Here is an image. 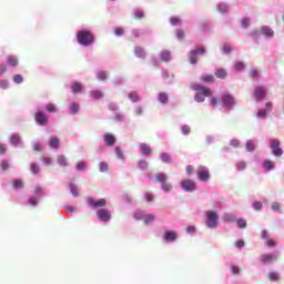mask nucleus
Instances as JSON below:
<instances>
[{
    "label": "nucleus",
    "instance_id": "e433bc0d",
    "mask_svg": "<svg viewBox=\"0 0 284 284\" xmlns=\"http://www.w3.org/2000/svg\"><path fill=\"white\" fill-rule=\"evenodd\" d=\"M237 226L240 227V230H245V227H247V221L243 220V219H239L236 221Z\"/></svg>",
    "mask_w": 284,
    "mask_h": 284
},
{
    "label": "nucleus",
    "instance_id": "e2e57ef3",
    "mask_svg": "<svg viewBox=\"0 0 284 284\" xmlns=\"http://www.w3.org/2000/svg\"><path fill=\"white\" fill-rule=\"evenodd\" d=\"M77 170L79 172H82L83 170H85V162H78Z\"/></svg>",
    "mask_w": 284,
    "mask_h": 284
},
{
    "label": "nucleus",
    "instance_id": "aec40b11",
    "mask_svg": "<svg viewBox=\"0 0 284 284\" xmlns=\"http://www.w3.org/2000/svg\"><path fill=\"white\" fill-rule=\"evenodd\" d=\"M8 64L11 65V68H17L19 65V59L14 55L7 57Z\"/></svg>",
    "mask_w": 284,
    "mask_h": 284
},
{
    "label": "nucleus",
    "instance_id": "393cba45",
    "mask_svg": "<svg viewBox=\"0 0 284 284\" xmlns=\"http://www.w3.org/2000/svg\"><path fill=\"white\" fill-rule=\"evenodd\" d=\"M156 183H165L168 181V174L165 173H159L155 175Z\"/></svg>",
    "mask_w": 284,
    "mask_h": 284
},
{
    "label": "nucleus",
    "instance_id": "423d86ee",
    "mask_svg": "<svg viewBox=\"0 0 284 284\" xmlns=\"http://www.w3.org/2000/svg\"><path fill=\"white\" fill-rule=\"evenodd\" d=\"M221 102L227 110H232L236 105V100L229 92L222 94Z\"/></svg>",
    "mask_w": 284,
    "mask_h": 284
},
{
    "label": "nucleus",
    "instance_id": "5701e85b",
    "mask_svg": "<svg viewBox=\"0 0 284 284\" xmlns=\"http://www.w3.org/2000/svg\"><path fill=\"white\" fill-rule=\"evenodd\" d=\"M90 94H91L92 99H94V100L103 99V91H101V90L90 91Z\"/></svg>",
    "mask_w": 284,
    "mask_h": 284
},
{
    "label": "nucleus",
    "instance_id": "774afa93",
    "mask_svg": "<svg viewBox=\"0 0 284 284\" xmlns=\"http://www.w3.org/2000/svg\"><path fill=\"white\" fill-rule=\"evenodd\" d=\"M190 132H191V130H190V126H189V125H183V126H182V133H183V134L186 135V134H190Z\"/></svg>",
    "mask_w": 284,
    "mask_h": 284
},
{
    "label": "nucleus",
    "instance_id": "0eeeda50",
    "mask_svg": "<svg viewBox=\"0 0 284 284\" xmlns=\"http://www.w3.org/2000/svg\"><path fill=\"white\" fill-rule=\"evenodd\" d=\"M197 179L199 181H203L204 183H207L210 181V169L207 166H199L196 170Z\"/></svg>",
    "mask_w": 284,
    "mask_h": 284
},
{
    "label": "nucleus",
    "instance_id": "a19ab883",
    "mask_svg": "<svg viewBox=\"0 0 284 284\" xmlns=\"http://www.w3.org/2000/svg\"><path fill=\"white\" fill-rule=\"evenodd\" d=\"M267 278H270L271 281H278L281 277H280L278 273L271 272L267 274Z\"/></svg>",
    "mask_w": 284,
    "mask_h": 284
},
{
    "label": "nucleus",
    "instance_id": "a18cd8bd",
    "mask_svg": "<svg viewBox=\"0 0 284 284\" xmlns=\"http://www.w3.org/2000/svg\"><path fill=\"white\" fill-rule=\"evenodd\" d=\"M31 172H32V174H39V172H40V168H39V164H37V163H31Z\"/></svg>",
    "mask_w": 284,
    "mask_h": 284
},
{
    "label": "nucleus",
    "instance_id": "bf43d9fd",
    "mask_svg": "<svg viewBox=\"0 0 284 284\" xmlns=\"http://www.w3.org/2000/svg\"><path fill=\"white\" fill-rule=\"evenodd\" d=\"M176 38L180 39V40L185 39V31L179 29L176 31Z\"/></svg>",
    "mask_w": 284,
    "mask_h": 284
},
{
    "label": "nucleus",
    "instance_id": "603ef678",
    "mask_svg": "<svg viewBox=\"0 0 284 284\" xmlns=\"http://www.w3.org/2000/svg\"><path fill=\"white\" fill-rule=\"evenodd\" d=\"M0 166H1V170L6 172V170L10 168V163H8V160H2Z\"/></svg>",
    "mask_w": 284,
    "mask_h": 284
},
{
    "label": "nucleus",
    "instance_id": "58836bf2",
    "mask_svg": "<svg viewBox=\"0 0 284 284\" xmlns=\"http://www.w3.org/2000/svg\"><path fill=\"white\" fill-rule=\"evenodd\" d=\"M160 55L162 61H165V62L170 61L171 59L170 51H162Z\"/></svg>",
    "mask_w": 284,
    "mask_h": 284
},
{
    "label": "nucleus",
    "instance_id": "473e14b6",
    "mask_svg": "<svg viewBox=\"0 0 284 284\" xmlns=\"http://www.w3.org/2000/svg\"><path fill=\"white\" fill-rule=\"evenodd\" d=\"M161 187H162L163 192H172V183L168 182V180H166V182H163L161 184Z\"/></svg>",
    "mask_w": 284,
    "mask_h": 284
},
{
    "label": "nucleus",
    "instance_id": "8fccbe9b",
    "mask_svg": "<svg viewBox=\"0 0 284 284\" xmlns=\"http://www.w3.org/2000/svg\"><path fill=\"white\" fill-rule=\"evenodd\" d=\"M144 199L145 201H148L149 203H152V201H154V194L150 193V192H146L144 194Z\"/></svg>",
    "mask_w": 284,
    "mask_h": 284
},
{
    "label": "nucleus",
    "instance_id": "5fc2aeb1",
    "mask_svg": "<svg viewBox=\"0 0 284 284\" xmlns=\"http://www.w3.org/2000/svg\"><path fill=\"white\" fill-rule=\"evenodd\" d=\"M250 77H251V79H258V70L252 69L250 71Z\"/></svg>",
    "mask_w": 284,
    "mask_h": 284
},
{
    "label": "nucleus",
    "instance_id": "de8ad7c7",
    "mask_svg": "<svg viewBox=\"0 0 284 284\" xmlns=\"http://www.w3.org/2000/svg\"><path fill=\"white\" fill-rule=\"evenodd\" d=\"M266 247H276V241L274 239H268L265 242Z\"/></svg>",
    "mask_w": 284,
    "mask_h": 284
},
{
    "label": "nucleus",
    "instance_id": "a878e982",
    "mask_svg": "<svg viewBox=\"0 0 284 284\" xmlns=\"http://www.w3.org/2000/svg\"><path fill=\"white\" fill-rule=\"evenodd\" d=\"M11 145H19L21 143V136L19 134H13L10 136Z\"/></svg>",
    "mask_w": 284,
    "mask_h": 284
},
{
    "label": "nucleus",
    "instance_id": "f8f14e48",
    "mask_svg": "<svg viewBox=\"0 0 284 284\" xmlns=\"http://www.w3.org/2000/svg\"><path fill=\"white\" fill-rule=\"evenodd\" d=\"M276 258H277V256L272 253L262 254L260 256V261H261V263H263V265H268L270 263H274V261H276Z\"/></svg>",
    "mask_w": 284,
    "mask_h": 284
},
{
    "label": "nucleus",
    "instance_id": "a211bd4d",
    "mask_svg": "<svg viewBox=\"0 0 284 284\" xmlns=\"http://www.w3.org/2000/svg\"><path fill=\"white\" fill-rule=\"evenodd\" d=\"M261 32L262 34H264V37H268V38L274 37V30H272V28L267 26L262 27Z\"/></svg>",
    "mask_w": 284,
    "mask_h": 284
},
{
    "label": "nucleus",
    "instance_id": "b1692460",
    "mask_svg": "<svg viewBox=\"0 0 284 284\" xmlns=\"http://www.w3.org/2000/svg\"><path fill=\"white\" fill-rule=\"evenodd\" d=\"M129 99L133 103H136V102L141 101V95H139V93H136L135 91H132L129 93Z\"/></svg>",
    "mask_w": 284,
    "mask_h": 284
},
{
    "label": "nucleus",
    "instance_id": "9b49d317",
    "mask_svg": "<svg viewBox=\"0 0 284 284\" xmlns=\"http://www.w3.org/2000/svg\"><path fill=\"white\" fill-rule=\"evenodd\" d=\"M267 97V89L265 87H256L254 90L255 101H262Z\"/></svg>",
    "mask_w": 284,
    "mask_h": 284
},
{
    "label": "nucleus",
    "instance_id": "6ab92c4d",
    "mask_svg": "<svg viewBox=\"0 0 284 284\" xmlns=\"http://www.w3.org/2000/svg\"><path fill=\"white\" fill-rule=\"evenodd\" d=\"M71 90H72L73 94H78V92H83V84H81L79 82H73L71 84Z\"/></svg>",
    "mask_w": 284,
    "mask_h": 284
},
{
    "label": "nucleus",
    "instance_id": "4c0bfd02",
    "mask_svg": "<svg viewBox=\"0 0 284 284\" xmlns=\"http://www.w3.org/2000/svg\"><path fill=\"white\" fill-rule=\"evenodd\" d=\"M223 220L226 222V223H230L232 221H236V216L232 213H229V214H225Z\"/></svg>",
    "mask_w": 284,
    "mask_h": 284
},
{
    "label": "nucleus",
    "instance_id": "37998d69",
    "mask_svg": "<svg viewBox=\"0 0 284 284\" xmlns=\"http://www.w3.org/2000/svg\"><path fill=\"white\" fill-rule=\"evenodd\" d=\"M110 170V165L108 162H100V172H108Z\"/></svg>",
    "mask_w": 284,
    "mask_h": 284
},
{
    "label": "nucleus",
    "instance_id": "c85d7f7f",
    "mask_svg": "<svg viewBox=\"0 0 284 284\" xmlns=\"http://www.w3.org/2000/svg\"><path fill=\"white\" fill-rule=\"evenodd\" d=\"M160 159L163 163H172V156L170 153H160Z\"/></svg>",
    "mask_w": 284,
    "mask_h": 284
},
{
    "label": "nucleus",
    "instance_id": "72a5a7b5",
    "mask_svg": "<svg viewBox=\"0 0 284 284\" xmlns=\"http://www.w3.org/2000/svg\"><path fill=\"white\" fill-rule=\"evenodd\" d=\"M234 69L237 71V72H243V70H245V63L244 62H235L234 63Z\"/></svg>",
    "mask_w": 284,
    "mask_h": 284
},
{
    "label": "nucleus",
    "instance_id": "c756f323",
    "mask_svg": "<svg viewBox=\"0 0 284 284\" xmlns=\"http://www.w3.org/2000/svg\"><path fill=\"white\" fill-rule=\"evenodd\" d=\"M58 164L62 168L68 166V158L65 155H58Z\"/></svg>",
    "mask_w": 284,
    "mask_h": 284
},
{
    "label": "nucleus",
    "instance_id": "3c124183",
    "mask_svg": "<svg viewBox=\"0 0 284 284\" xmlns=\"http://www.w3.org/2000/svg\"><path fill=\"white\" fill-rule=\"evenodd\" d=\"M236 168H237V170L240 172H243V170H245V168H247V163H245L243 161L242 162H237Z\"/></svg>",
    "mask_w": 284,
    "mask_h": 284
},
{
    "label": "nucleus",
    "instance_id": "864d4df0",
    "mask_svg": "<svg viewBox=\"0 0 284 284\" xmlns=\"http://www.w3.org/2000/svg\"><path fill=\"white\" fill-rule=\"evenodd\" d=\"M143 17H145V13L142 11V10H136L135 12H134V18L135 19H143Z\"/></svg>",
    "mask_w": 284,
    "mask_h": 284
},
{
    "label": "nucleus",
    "instance_id": "13d9d810",
    "mask_svg": "<svg viewBox=\"0 0 284 284\" xmlns=\"http://www.w3.org/2000/svg\"><path fill=\"white\" fill-rule=\"evenodd\" d=\"M13 81H14V83H21L22 81H23V75H21V74H16V75H13Z\"/></svg>",
    "mask_w": 284,
    "mask_h": 284
},
{
    "label": "nucleus",
    "instance_id": "20e7f679",
    "mask_svg": "<svg viewBox=\"0 0 284 284\" xmlns=\"http://www.w3.org/2000/svg\"><path fill=\"white\" fill-rule=\"evenodd\" d=\"M206 221L205 225L209 226L210 229L216 227L219 225V215L214 211H207L206 212Z\"/></svg>",
    "mask_w": 284,
    "mask_h": 284
},
{
    "label": "nucleus",
    "instance_id": "49530a36",
    "mask_svg": "<svg viewBox=\"0 0 284 284\" xmlns=\"http://www.w3.org/2000/svg\"><path fill=\"white\" fill-rule=\"evenodd\" d=\"M97 77L100 81H105V79H108V73L105 71H100Z\"/></svg>",
    "mask_w": 284,
    "mask_h": 284
},
{
    "label": "nucleus",
    "instance_id": "f03ea898",
    "mask_svg": "<svg viewBox=\"0 0 284 284\" xmlns=\"http://www.w3.org/2000/svg\"><path fill=\"white\" fill-rule=\"evenodd\" d=\"M191 90L196 92L194 97L196 103H203V101H205V97H212V89L197 83L192 84Z\"/></svg>",
    "mask_w": 284,
    "mask_h": 284
},
{
    "label": "nucleus",
    "instance_id": "f3484780",
    "mask_svg": "<svg viewBox=\"0 0 284 284\" xmlns=\"http://www.w3.org/2000/svg\"><path fill=\"white\" fill-rule=\"evenodd\" d=\"M140 150L144 156H150L152 154V149L145 143L140 144Z\"/></svg>",
    "mask_w": 284,
    "mask_h": 284
},
{
    "label": "nucleus",
    "instance_id": "6e6552de",
    "mask_svg": "<svg viewBox=\"0 0 284 284\" xmlns=\"http://www.w3.org/2000/svg\"><path fill=\"white\" fill-rule=\"evenodd\" d=\"M180 185L184 192H194L196 190V182L190 179L181 181Z\"/></svg>",
    "mask_w": 284,
    "mask_h": 284
},
{
    "label": "nucleus",
    "instance_id": "69168bd1",
    "mask_svg": "<svg viewBox=\"0 0 284 284\" xmlns=\"http://www.w3.org/2000/svg\"><path fill=\"white\" fill-rule=\"evenodd\" d=\"M48 112H57V105L54 104H47Z\"/></svg>",
    "mask_w": 284,
    "mask_h": 284
},
{
    "label": "nucleus",
    "instance_id": "c03bdc74",
    "mask_svg": "<svg viewBox=\"0 0 284 284\" xmlns=\"http://www.w3.org/2000/svg\"><path fill=\"white\" fill-rule=\"evenodd\" d=\"M69 187H70V192L73 196H79V190L77 189V185L70 184Z\"/></svg>",
    "mask_w": 284,
    "mask_h": 284
},
{
    "label": "nucleus",
    "instance_id": "ea45409f",
    "mask_svg": "<svg viewBox=\"0 0 284 284\" xmlns=\"http://www.w3.org/2000/svg\"><path fill=\"white\" fill-rule=\"evenodd\" d=\"M115 154L118 159H120V161H124L125 156L123 155V150H121V148L119 146L115 148Z\"/></svg>",
    "mask_w": 284,
    "mask_h": 284
},
{
    "label": "nucleus",
    "instance_id": "f704fd0d",
    "mask_svg": "<svg viewBox=\"0 0 284 284\" xmlns=\"http://www.w3.org/2000/svg\"><path fill=\"white\" fill-rule=\"evenodd\" d=\"M154 219H156L154 214L144 215V225H149V223L154 222Z\"/></svg>",
    "mask_w": 284,
    "mask_h": 284
},
{
    "label": "nucleus",
    "instance_id": "dca6fc26",
    "mask_svg": "<svg viewBox=\"0 0 284 284\" xmlns=\"http://www.w3.org/2000/svg\"><path fill=\"white\" fill-rule=\"evenodd\" d=\"M134 54L135 57H138V59H145V57H148V54L145 53V49H143V47H135Z\"/></svg>",
    "mask_w": 284,
    "mask_h": 284
},
{
    "label": "nucleus",
    "instance_id": "2eb2a0df",
    "mask_svg": "<svg viewBox=\"0 0 284 284\" xmlns=\"http://www.w3.org/2000/svg\"><path fill=\"white\" fill-rule=\"evenodd\" d=\"M61 145V140L57 136H52L49 140V146L52 148L53 150H59V146Z\"/></svg>",
    "mask_w": 284,
    "mask_h": 284
},
{
    "label": "nucleus",
    "instance_id": "4d7b16f0",
    "mask_svg": "<svg viewBox=\"0 0 284 284\" xmlns=\"http://www.w3.org/2000/svg\"><path fill=\"white\" fill-rule=\"evenodd\" d=\"M253 207H254V210H256L257 212H261V210H263V203H261V202H254V203H253Z\"/></svg>",
    "mask_w": 284,
    "mask_h": 284
},
{
    "label": "nucleus",
    "instance_id": "79ce46f5",
    "mask_svg": "<svg viewBox=\"0 0 284 284\" xmlns=\"http://www.w3.org/2000/svg\"><path fill=\"white\" fill-rule=\"evenodd\" d=\"M138 168H140V170H148V161L145 160H140L138 162Z\"/></svg>",
    "mask_w": 284,
    "mask_h": 284
},
{
    "label": "nucleus",
    "instance_id": "39448f33",
    "mask_svg": "<svg viewBox=\"0 0 284 284\" xmlns=\"http://www.w3.org/2000/svg\"><path fill=\"white\" fill-rule=\"evenodd\" d=\"M270 148L273 152V156H283V149L281 148V141L278 139H273L270 141Z\"/></svg>",
    "mask_w": 284,
    "mask_h": 284
},
{
    "label": "nucleus",
    "instance_id": "4468645a",
    "mask_svg": "<svg viewBox=\"0 0 284 284\" xmlns=\"http://www.w3.org/2000/svg\"><path fill=\"white\" fill-rule=\"evenodd\" d=\"M104 143L108 146H112V145H114V143H116V138L111 133H106L104 135Z\"/></svg>",
    "mask_w": 284,
    "mask_h": 284
},
{
    "label": "nucleus",
    "instance_id": "ddd939ff",
    "mask_svg": "<svg viewBox=\"0 0 284 284\" xmlns=\"http://www.w3.org/2000/svg\"><path fill=\"white\" fill-rule=\"evenodd\" d=\"M164 241H166L169 243H174V241H176V232H174V231H166L164 233Z\"/></svg>",
    "mask_w": 284,
    "mask_h": 284
},
{
    "label": "nucleus",
    "instance_id": "4be33fe9",
    "mask_svg": "<svg viewBox=\"0 0 284 284\" xmlns=\"http://www.w3.org/2000/svg\"><path fill=\"white\" fill-rule=\"evenodd\" d=\"M201 81H203V83H214L216 79L214 78L213 74H204L201 77Z\"/></svg>",
    "mask_w": 284,
    "mask_h": 284
},
{
    "label": "nucleus",
    "instance_id": "052dcab7",
    "mask_svg": "<svg viewBox=\"0 0 284 284\" xmlns=\"http://www.w3.org/2000/svg\"><path fill=\"white\" fill-rule=\"evenodd\" d=\"M71 114H77V112H79V104L78 103H73L71 105Z\"/></svg>",
    "mask_w": 284,
    "mask_h": 284
},
{
    "label": "nucleus",
    "instance_id": "338daca9",
    "mask_svg": "<svg viewBox=\"0 0 284 284\" xmlns=\"http://www.w3.org/2000/svg\"><path fill=\"white\" fill-rule=\"evenodd\" d=\"M179 23H181V19L173 17L171 18V24L172 26H179Z\"/></svg>",
    "mask_w": 284,
    "mask_h": 284
},
{
    "label": "nucleus",
    "instance_id": "7c9ffc66",
    "mask_svg": "<svg viewBox=\"0 0 284 284\" xmlns=\"http://www.w3.org/2000/svg\"><path fill=\"white\" fill-rule=\"evenodd\" d=\"M133 217L135 219V221H143L145 219V212L143 211H136L133 214Z\"/></svg>",
    "mask_w": 284,
    "mask_h": 284
},
{
    "label": "nucleus",
    "instance_id": "6e6d98bb",
    "mask_svg": "<svg viewBox=\"0 0 284 284\" xmlns=\"http://www.w3.org/2000/svg\"><path fill=\"white\" fill-rule=\"evenodd\" d=\"M261 236H262L263 241H267V240H270V232H267V230H263L261 232Z\"/></svg>",
    "mask_w": 284,
    "mask_h": 284
},
{
    "label": "nucleus",
    "instance_id": "7ed1b4c3",
    "mask_svg": "<svg viewBox=\"0 0 284 284\" xmlns=\"http://www.w3.org/2000/svg\"><path fill=\"white\" fill-rule=\"evenodd\" d=\"M78 39V43H80V45H92V43H94V36L92 34V32L88 31V30H82L78 32L77 36Z\"/></svg>",
    "mask_w": 284,
    "mask_h": 284
},
{
    "label": "nucleus",
    "instance_id": "680f3d73",
    "mask_svg": "<svg viewBox=\"0 0 284 284\" xmlns=\"http://www.w3.org/2000/svg\"><path fill=\"white\" fill-rule=\"evenodd\" d=\"M241 23L243 28H250V18H243Z\"/></svg>",
    "mask_w": 284,
    "mask_h": 284
},
{
    "label": "nucleus",
    "instance_id": "c9c22d12",
    "mask_svg": "<svg viewBox=\"0 0 284 284\" xmlns=\"http://www.w3.org/2000/svg\"><path fill=\"white\" fill-rule=\"evenodd\" d=\"M159 101L160 103H168L169 101L168 93L165 92L159 93Z\"/></svg>",
    "mask_w": 284,
    "mask_h": 284
},
{
    "label": "nucleus",
    "instance_id": "9d476101",
    "mask_svg": "<svg viewBox=\"0 0 284 284\" xmlns=\"http://www.w3.org/2000/svg\"><path fill=\"white\" fill-rule=\"evenodd\" d=\"M34 121L38 125H48V115L43 111H37L34 113Z\"/></svg>",
    "mask_w": 284,
    "mask_h": 284
},
{
    "label": "nucleus",
    "instance_id": "f257e3e1",
    "mask_svg": "<svg viewBox=\"0 0 284 284\" xmlns=\"http://www.w3.org/2000/svg\"><path fill=\"white\" fill-rule=\"evenodd\" d=\"M87 201L90 207H92L93 210L102 207L97 211V216L100 221L108 223V221L112 219V213L110 212V210L105 209V205H108V201L105 199L94 200L92 197H88Z\"/></svg>",
    "mask_w": 284,
    "mask_h": 284
},
{
    "label": "nucleus",
    "instance_id": "09e8293b",
    "mask_svg": "<svg viewBox=\"0 0 284 284\" xmlns=\"http://www.w3.org/2000/svg\"><path fill=\"white\" fill-rule=\"evenodd\" d=\"M256 116L258 119H265V116H267V111L265 109H262L256 113Z\"/></svg>",
    "mask_w": 284,
    "mask_h": 284
},
{
    "label": "nucleus",
    "instance_id": "1a4fd4ad",
    "mask_svg": "<svg viewBox=\"0 0 284 284\" xmlns=\"http://www.w3.org/2000/svg\"><path fill=\"white\" fill-rule=\"evenodd\" d=\"M201 54H205V48L200 47L197 49H193L190 51V63L196 65L197 57Z\"/></svg>",
    "mask_w": 284,
    "mask_h": 284
},
{
    "label": "nucleus",
    "instance_id": "0e129e2a",
    "mask_svg": "<svg viewBox=\"0 0 284 284\" xmlns=\"http://www.w3.org/2000/svg\"><path fill=\"white\" fill-rule=\"evenodd\" d=\"M210 103L212 108H216V105H219V99L213 97L210 99Z\"/></svg>",
    "mask_w": 284,
    "mask_h": 284
},
{
    "label": "nucleus",
    "instance_id": "412c9836",
    "mask_svg": "<svg viewBox=\"0 0 284 284\" xmlns=\"http://www.w3.org/2000/svg\"><path fill=\"white\" fill-rule=\"evenodd\" d=\"M215 77L217 79H226L227 78V70H225V69H216L215 70Z\"/></svg>",
    "mask_w": 284,
    "mask_h": 284
},
{
    "label": "nucleus",
    "instance_id": "cd10ccee",
    "mask_svg": "<svg viewBox=\"0 0 284 284\" xmlns=\"http://www.w3.org/2000/svg\"><path fill=\"white\" fill-rule=\"evenodd\" d=\"M245 149L247 150V152H254V150H256V143H254L252 140H247Z\"/></svg>",
    "mask_w": 284,
    "mask_h": 284
},
{
    "label": "nucleus",
    "instance_id": "2f4dec72",
    "mask_svg": "<svg viewBox=\"0 0 284 284\" xmlns=\"http://www.w3.org/2000/svg\"><path fill=\"white\" fill-rule=\"evenodd\" d=\"M12 187L13 190H21L23 189V182L21 180H13Z\"/></svg>",
    "mask_w": 284,
    "mask_h": 284
},
{
    "label": "nucleus",
    "instance_id": "bb28decb",
    "mask_svg": "<svg viewBox=\"0 0 284 284\" xmlns=\"http://www.w3.org/2000/svg\"><path fill=\"white\" fill-rule=\"evenodd\" d=\"M264 170L265 172H272V170H274V161L266 160L264 162Z\"/></svg>",
    "mask_w": 284,
    "mask_h": 284
}]
</instances>
